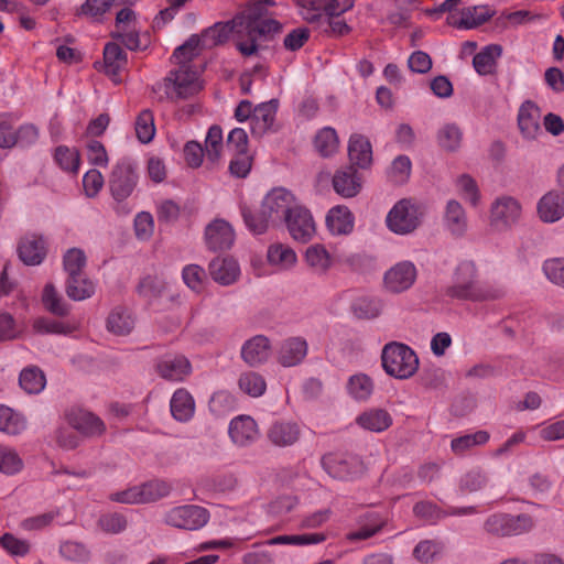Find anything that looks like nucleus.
Returning <instances> with one entry per match:
<instances>
[{"mask_svg": "<svg viewBox=\"0 0 564 564\" xmlns=\"http://www.w3.org/2000/svg\"><path fill=\"white\" fill-rule=\"evenodd\" d=\"M299 205L291 192L284 188H274L262 200L261 219L259 223H253L252 212L246 205H242L240 210L249 230L256 235H261L270 225L285 223Z\"/></svg>", "mask_w": 564, "mask_h": 564, "instance_id": "nucleus-1", "label": "nucleus"}, {"mask_svg": "<svg viewBox=\"0 0 564 564\" xmlns=\"http://www.w3.org/2000/svg\"><path fill=\"white\" fill-rule=\"evenodd\" d=\"M505 293L501 286L494 288L480 283L477 279L476 265L471 261L458 264L453 284L447 290V294L452 297L470 301L496 300L502 297Z\"/></svg>", "mask_w": 564, "mask_h": 564, "instance_id": "nucleus-2", "label": "nucleus"}, {"mask_svg": "<svg viewBox=\"0 0 564 564\" xmlns=\"http://www.w3.org/2000/svg\"><path fill=\"white\" fill-rule=\"evenodd\" d=\"M426 208L413 198L398 200L386 216L388 229L399 236L414 232L422 224Z\"/></svg>", "mask_w": 564, "mask_h": 564, "instance_id": "nucleus-3", "label": "nucleus"}, {"mask_svg": "<svg viewBox=\"0 0 564 564\" xmlns=\"http://www.w3.org/2000/svg\"><path fill=\"white\" fill-rule=\"evenodd\" d=\"M381 360L384 371L397 379H408L419 368L415 351L401 343L387 344L382 349Z\"/></svg>", "mask_w": 564, "mask_h": 564, "instance_id": "nucleus-4", "label": "nucleus"}, {"mask_svg": "<svg viewBox=\"0 0 564 564\" xmlns=\"http://www.w3.org/2000/svg\"><path fill=\"white\" fill-rule=\"evenodd\" d=\"M86 264L87 256L80 248H70L63 256V268L67 274L65 291L67 296L74 301H84L91 297L96 292L95 282L84 281V286L87 289L83 292H78L75 288V283H77L75 278L78 275H86L84 272Z\"/></svg>", "mask_w": 564, "mask_h": 564, "instance_id": "nucleus-5", "label": "nucleus"}, {"mask_svg": "<svg viewBox=\"0 0 564 564\" xmlns=\"http://www.w3.org/2000/svg\"><path fill=\"white\" fill-rule=\"evenodd\" d=\"M523 214L521 202L509 194L496 196L489 207V226L494 231L506 232L517 226Z\"/></svg>", "mask_w": 564, "mask_h": 564, "instance_id": "nucleus-6", "label": "nucleus"}, {"mask_svg": "<svg viewBox=\"0 0 564 564\" xmlns=\"http://www.w3.org/2000/svg\"><path fill=\"white\" fill-rule=\"evenodd\" d=\"M209 511L198 505H180L169 508L162 516V523L184 531H197L209 521Z\"/></svg>", "mask_w": 564, "mask_h": 564, "instance_id": "nucleus-7", "label": "nucleus"}, {"mask_svg": "<svg viewBox=\"0 0 564 564\" xmlns=\"http://www.w3.org/2000/svg\"><path fill=\"white\" fill-rule=\"evenodd\" d=\"M139 181L137 165L127 158L119 160L111 172L109 187L117 202H123L133 193Z\"/></svg>", "mask_w": 564, "mask_h": 564, "instance_id": "nucleus-8", "label": "nucleus"}, {"mask_svg": "<svg viewBox=\"0 0 564 564\" xmlns=\"http://www.w3.org/2000/svg\"><path fill=\"white\" fill-rule=\"evenodd\" d=\"M534 528L531 516L521 513L511 516L498 513L490 516L485 522V530L498 536H512L530 532Z\"/></svg>", "mask_w": 564, "mask_h": 564, "instance_id": "nucleus-9", "label": "nucleus"}, {"mask_svg": "<svg viewBox=\"0 0 564 564\" xmlns=\"http://www.w3.org/2000/svg\"><path fill=\"white\" fill-rule=\"evenodd\" d=\"M39 135V128L33 123H23L15 129L9 119H0L1 149L29 148L36 143Z\"/></svg>", "mask_w": 564, "mask_h": 564, "instance_id": "nucleus-10", "label": "nucleus"}, {"mask_svg": "<svg viewBox=\"0 0 564 564\" xmlns=\"http://www.w3.org/2000/svg\"><path fill=\"white\" fill-rule=\"evenodd\" d=\"M122 8L116 17V30L113 31V37L121 41L127 48L134 51L140 48V21L138 14L128 6Z\"/></svg>", "mask_w": 564, "mask_h": 564, "instance_id": "nucleus-11", "label": "nucleus"}, {"mask_svg": "<svg viewBox=\"0 0 564 564\" xmlns=\"http://www.w3.org/2000/svg\"><path fill=\"white\" fill-rule=\"evenodd\" d=\"M417 270L411 261H400L392 265L383 275V288L392 294H400L413 286Z\"/></svg>", "mask_w": 564, "mask_h": 564, "instance_id": "nucleus-12", "label": "nucleus"}, {"mask_svg": "<svg viewBox=\"0 0 564 564\" xmlns=\"http://www.w3.org/2000/svg\"><path fill=\"white\" fill-rule=\"evenodd\" d=\"M280 31L281 24L276 20L265 17L257 22V25H252V29H248L238 35L237 48L242 55L251 56L258 51L257 42L259 39L279 33Z\"/></svg>", "mask_w": 564, "mask_h": 564, "instance_id": "nucleus-13", "label": "nucleus"}, {"mask_svg": "<svg viewBox=\"0 0 564 564\" xmlns=\"http://www.w3.org/2000/svg\"><path fill=\"white\" fill-rule=\"evenodd\" d=\"M308 354L307 340L301 336L283 339L276 348L275 359L284 368L301 365Z\"/></svg>", "mask_w": 564, "mask_h": 564, "instance_id": "nucleus-14", "label": "nucleus"}, {"mask_svg": "<svg viewBox=\"0 0 564 564\" xmlns=\"http://www.w3.org/2000/svg\"><path fill=\"white\" fill-rule=\"evenodd\" d=\"M325 471L335 479L347 480L361 471V463L357 457L327 454L322 458Z\"/></svg>", "mask_w": 564, "mask_h": 564, "instance_id": "nucleus-15", "label": "nucleus"}, {"mask_svg": "<svg viewBox=\"0 0 564 564\" xmlns=\"http://www.w3.org/2000/svg\"><path fill=\"white\" fill-rule=\"evenodd\" d=\"M536 216L543 224H555L564 218V193L551 189L536 202Z\"/></svg>", "mask_w": 564, "mask_h": 564, "instance_id": "nucleus-16", "label": "nucleus"}, {"mask_svg": "<svg viewBox=\"0 0 564 564\" xmlns=\"http://www.w3.org/2000/svg\"><path fill=\"white\" fill-rule=\"evenodd\" d=\"M272 355V345L264 335H256L247 339L240 349L241 359L250 367H259L269 361Z\"/></svg>", "mask_w": 564, "mask_h": 564, "instance_id": "nucleus-17", "label": "nucleus"}, {"mask_svg": "<svg viewBox=\"0 0 564 564\" xmlns=\"http://www.w3.org/2000/svg\"><path fill=\"white\" fill-rule=\"evenodd\" d=\"M291 237L300 242H307L315 235V223L308 209L299 205L285 220Z\"/></svg>", "mask_w": 564, "mask_h": 564, "instance_id": "nucleus-18", "label": "nucleus"}, {"mask_svg": "<svg viewBox=\"0 0 564 564\" xmlns=\"http://www.w3.org/2000/svg\"><path fill=\"white\" fill-rule=\"evenodd\" d=\"M235 230L224 219H215L205 229V241L208 249L221 251L230 249L235 242Z\"/></svg>", "mask_w": 564, "mask_h": 564, "instance_id": "nucleus-19", "label": "nucleus"}, {"mask_svg": "<svg viewBox=\"0 0 564 564\" xmlns=\"http://www.w3.org/2000/svg\"><path fill=\"white\" fill-rule=\"evenodd\" d=\"M332 183L334 191L344 198L357 196L362 188V178L352 165L337 170Z\"/></svg>", "mask_w": 564, "mask_h": 564, "instance_id": "nucleus-20", "label": "nucleus"}, {"mask_svg": "<svg viewBox=\"0 0 564 564\" xmlns=\"http://www.w3.org/2000/svg\"><path fill=\"white\" fill-rule=\"evenodd\" d=\"M156 369L163 379L180 382L191 375L192 365L182 355H167L158 362Z\"/></svg>", "mask_w": 564, "mask_h": 564, "instance_id": "nucleus-21", "label": "nucleus"}, {"mask_svg": "<svg viewBox=\"0 0 564 564\" xmlns=\"http://www.w3.org/2000/svg\"><path fill=\"white\" fill-rule=\"evenodd\" d=\"M171 80L175 94L180 98H188L202 89L198 73L193 70L189 65H181L171 74Z\"/></svg>", "mask_w": 564, "mask_h": 564, "instance_id": "nucleus-22", "label": "nucleus"}, {"mask_svg": "<svg viewBox=\"0 0 564 564\" xmlns=\"http://www.w3.org/2000/svg\"><path fill=\"white\" fill-rule=\"evenodd\" d=\"M212 279L220 285H231L241 274L238 261L231 257L215 258L208 267Z\"/></svg>", "mask_w": 564, "mask_h": 564, "instance_id": "nucleus-23", "label": "nucleus"}, {"mask_svg": "<svg viewBox=\"0 0 564 564\" xmlns=\"http://www.w3.org/2000/svg\"><path fill=\"white\" fill-rule=\"evenodd\" d=\"M229 436L236 445L241 447L248 446L259 436L258 425L248 415L237 416L229 424Z\"/></svg>", "mask_w": 564, "mask_h": 564, "instance_id": "nucleus-24", "label": "nucleus"}, {"mask_svg": "<svg viewBox=\"0 0 564 564\" xmlns=\"http://www.w3.org/2000/svg\"><path fill=\"white\" fill-rule=\"evenodd\" d=\"M326 228L333 236H346L354 229L355 217L344 205L332 207L326 215Z\"/></svg>", "mask_w": 564, "mask_h": 564, "instance_id": "nucleus-25", "label": "nucleus"}, {"mask_svg": "<svg viewBox=\"0 0 564 564\" xmlns=\"http://www.w3.org/2000/svg\"><path fill=\"white\" fill-rule=\"evenodd\" d=\"M541 111L533 101H525L518 112V126L523 138L533 140L541 133Z\"/></svg>", "mask_w": 564, "mask_h": 564, "instance_id": "nucleus-26", "label": "nucleus"}, {"mask_svg": "<svg viewBox=\"0 0 564 564\" xmlns=\"http://www.w3.org/2000/svg\"><path fill=\"white\" fill-rule=\"evenodd\" d=\"M444 226L453 236L456 237H463L467 232V214L458 200H447L444 208Z\"/></svg>", "mask_w": 564, "mask_h": 564, "instance_id": "nucleus-27", "label": "nucleus"}, {"mask_svg": "<svg viewBox=\"0 0 564 564\" xmlns=\"http://www.w3.org/2000/svg\"><path fill=\"white\" fill-rule=\"evenodd\" d=\"M348 156L354 165L368 169L372 163V147L369 139L360 133H354L348 142Z\"/></svg>", "mask_w": 564, "mask_h": 564, "instance_id": "nucleus-28", "label": "nucleus"}, {"mask_svg": "<svg viewBox=\"0 0 564 564\" xmlns=\"http://www.w3.org/2000/svg\"><path fill=\"white\" fill-rule=\"evenodd\" d=\"M276 110L278 101L274 99L262 102L253 108L251 116L252 134L261 137L269 131L274 123Z\"/></svg>", "mask_w": 564, "mask_h": 564, "instance_id": "nucleus-29", "label": "nucleus"}, {"mask_svg": "<svg viewBox=\"0 0 564 564\" xmlns=\"http://www.w3.org/2000/svg\"><path fill=\"white\" fill-rule=\"evenodd\" d=\"M300 426L294 422L279 421L273 423L267 433L271 444L278 447L291 446L300 438Z\"/></svg>", "mask_w": 564, "mask_h": 564, "instance_id": "nucleus-30", "label": "nucleus"}, {"mask_svg": "<svg viewBox=\"0 0 564 564\" xmlns=\"http://www.w3.org/2000/svg\"><path fill=\"white\" fill-rule=\"evenodd\" d=\"M304 262L316 275H325L332 269L334 259L322 243H314L306 248Z\"/></svg>", "mask_w": 564, "mask_h": 564, "instance_id": "nucleus-31", "label": "nucleus"}, {"mask_svg": "<svg viewBox=\"0 0 564 564\" xmlns=\"http://www.w3.org/2000/svg\"><path fill=\"white\" fill-rule=\"evenodd\" d=\"M492 15V10L487 6H473L463 9L459 18L451 17L449 23L457 29H474L486 22Z\"/></svg>", "mask_w": 564, "mask_h": 564, "instance_id": "nucleus-32", "label": "nucleus"}, {"mask_svg": "<svg viewBox=\"0 0 564 564\" xmlns=\"http://www.w3.org/2000/svg\"><path fill=\"white\" fill-rule=\"evenodd\" d=\"M170 410L176 421L188 422L195 414V400L186 389L180 388L170 400Z\"/></svg>", "mask_w": 564, "mask_h": 564, "instance_id": "nucleus-33", "label": "nucleus"}, {"mask_svg": "<svg viewBox=\"0 0 564 564\" xmlns=\"http://www.w3.org/2000/svg\"><path fill=\"white\" fill-rule=\"evenodd\" d=\"M69 424L88 436L100 435L105 431L104 422L95 414L85 410H75L68 414Z\"/></svg>", "mask_w": 564, "mask_h": 564, "instance_id": "nucleus-34", "label": "nucleus"}, {"mask_svg": "<svg viewBox=\"0 0 564 564\" xmlns=\"http://www.w3.org/2000/svg\"><path fill=\"white\" fill-rule=\"evenodd\" d=\"M104 64L106 74L119 84L120 72L127 65V55L117 43H108L104 48Z\"/></svg>", "mask_w": 564, "mask_h": 564, "instance_id": "nucleus-35", "label": "nucleus"}, {"mask_svg": "<svg viewBox=\"0 0 564 564\" xmlns=\"http://www.w3.org/2000/svg\"><path fill=\"white\" fill-rule=\"evenodd\" d=\"M18 252L25 264H40L45 257V242L42 237L26 236L20 241Z\"/></svg>", "mask_w": 564, "mask_h": 564, "instance_id": "nucleus-36", "label": "nucleus"}, {"mask_svg": "<svg viewBox=\"0 0 564 564\" xmlns=\"http://www.w3.org/2000/svg\"><path fill=\"white\" fill-rule=\"evenodd\" d=\"M267 260L276 271H288L296 264L297 256L290 246L273 243L268 248Z\"/></svg>", "mask_w": 564, "mask_h": 564, "instance_id": "nucleus-37", "label": "nucleus"}, {"mask_svg": "<svg viewBox=\"0 0 564 564\" xmlns=\"http://www.w3.org/2000/svg\"><path fill=\"white\" fill-rule=\"evenodd\" d=\"M238 25L235 20L228 22H217L213 26L206 29L200 35L202 46L210 48L226 42L232 32L237 33Z\"/></svg>", "mask_w": 564, "mask_h": 564, "instance_id": "nucleus-38", "label": "nucleus"}, {"mask_svg": "<svg viewBox=\"0 0 564 564\" xmlns=\"http://www.w3.org/2000/svg\"><path fill=\"white\" fill-rule=\"evenodd\" d=\"M137 0H86L78 9L77 15L100 21L112 7L133 4Z\"/></svg>", "mask_w": 564, "mask_h": 564, "instance_id": "nucleus-39", "label": "nucleus"}, {"mask_svg": "<svg viewBox=\"0 0 564 564\" xmlns=\"http://www.w3.org/2000/svg\"><path fill=\"white\" fill-rule=\"evenodd\" d=\"M464 133L456 123H444L436 132L437 145L447 153L457 152L463 143Z\"/></svg>", "mask_w": 564, "mask_h": 564, "instance_id": "nucleus-40", "label": "nucleus"}, {"mask_svg": "<svg viewBox=\"0 0 564 564\" xmlns=\"http://www.w3.org/2000/svg\"><path fill=\"white\" fill-rule=\"evenodd\" d=\"M356 422L362 429L380 433L392 424L391 415L382 409H370L357 416Z\"/></svg>", "mask_w": 564, "mask_h": 564, "instance_id": "nucleus-41", "label": "nucleus"}, {"mask_svg": "<svg viewBox=\"0 0 564 564\" xmlns=\"http://www.w3.org/2000/svg\"><path fill=\"white\" fill-rule=\"evenodd\" d=\"M26 425L28 422L23 414L8 405L0 404V432L15 436L24 432Z\"/></svg>", "mask_w": 564, "mask_h": 564, "instance_id": "nucleus-42", "label": "nucleus"}, {"mask_svg": "<svg viewBox=\"0 0 564 564\" xmlns=\"http://www.w3.org/2000/svg\"><path fill=\"white\" fill-rule=\"evenodd\" d=\"M138 486L140 505L152 503L166 498L172 492V486L164 480L153 479Z\"/></svg>", "mask_w": 564, "mask_h": 564, "instance_id": "nucleus-43", "label": "nucleus"}, {"mask_svg": "<svg viewBox=\"0 0 564 564\" xmlns=\"http://www.w3.org/2000/svg\"><path fill=\"white\" fill-rule=\"evenodd\" d=\"M413 511L415 516L427 520V521H435L437 519H441L445 516H465V514H471L475 512L474 507H466V508H451L446 512H442L436 505L427 501L419 502L414 506Z\"/></svg>", "mask_w": 564, "mask_h": 564, "instance_id": "nucleus-44", "label": "nucleus"}, {"mask_svg": "<svg viewBox=\"0 0 564 564\" xmlns=\"http://www.w3.org/2000/svg\"><path fill=\"white\" fill-rule=\"evenodd\" d=\"M350 308L356 317L372 319L381 314L383 303L379 297L360 295L352 301Z\"/></svg>", "mask_w": 564, "mask_h": 564, "instance_id": "nucleus-45", "label": "nucleus"}, {"mask_svg": "<svg viewBox=\"0 0 564 564\" xmlns=\"http://www.w3.org/2000/svg\"><path fill=\"white\" fill-rule=\"evenodd\" d=\"M502 53L501 46L488 45L477 53L473 58L475 70L479 75H489L495 72L497 59Z\"/></svg>", "mask_w": 564, "mask_h": 564, "instance_id": "nucleus-46", "label": "nucleus"}, {"mask_svg": "<svg viewBox=\"0 0 564 564\" xmlns=\"http://www.w3.org/2000/svg\"><path fill=\"white\" fill-rule=\"evenodd\" d=\"M267 17V8L263 7L262 1H254L250 3L240 14L234 20L238 25L237 35L242 34L243 31L252 29L257 22Z\"/></svg>", "mask_w": 564, "mask_h": 564, "instance_id": "nucleus-47", "label": "nucleus"}, {"mask_svg": "<svg viewBox=\"0 0 564 564\" xmlns=\"http://www.w3.org/2000/svg\"><path fill=\"white\" fill-rule=\"evenodd\" d=\"M19 383L26 393L37 394L44 390L46 378L40 368L31 366L21 371Z\"/></svg>", "mask_w": 564, "mask_h": 564, "instance_id": "nucleus-48", "label": "nucleus"}, {"mask_svg": "<svg viewBox=\"0 0 564 564\" xmlns=\"http://www.w3.org/2000/svg\"><path fill=\"white\" fill-rule=\"evenodd\" d=\"M134 327V318L123 308L113 310L107 319V328L115 335H128Z\"/></svg>", "mask_w": 564, "mask_h": 564, "instance_id": "nucleus-49", "label": "nucleus"}, {"mask_svg": "<svg viewBox=\"0 0 564 564\" xmlns=\"http://www.w3.org/2000/svg\"><path fill=\"white\" fill-rule=\"evenodd\" d=\"M455 187L458 195L473 207L479 205L481 200L480 189L474 177L468 174H462L455 181Z\"/></svg>", "mask_w": 564, "mask_h": 564, "instance_id": "nucleus-50", "label": "nucleus"}, {"mask_svg": "<svg viewBox=\"0 0 564 564\" xmlns=\"http://www.w3.org/2000/svg\"><path fill=\"white\" fill-rule=\"evenodd\" d=\"M314 145L316 151L325 158L335 154L339 147L337 132L334 128L324 127L315 137Z\"/></svg>", "mask_w": 564, "mask_h": 564, "instance_id": "nucleus-51", "label": "nucleus"}, {"mask_svg": "<svg viewBox=\"0 0 564 564\" xmlns=\"http://www.w3.org/2000/svg\"><path fill=\"white\" fill-rule=\"evenodd\" d=\"M239 389L251 398H259L267 390L264 378L254 371L242 372L238 379Z\"/></svg>", "mask_w": 564, "mask_h": 564, "instance_id": "nucleus-52", "label": "nucleus"}, {"mask_svg": "<svg viewBox=\"0 0 564 564\" xmlns=\"http://www.w3.org/2000/svg\"><path fill=\"white\" fill-rule=\"evenodd\" d=\"M349 395L357 401H366L373 392V382L365 373H357L349 378L347 382Z\"/></svg>", "mask_w": 564, "mask_h": 564, "instance_id": "nucleus-53", "label": "nucleus"}, {"mask_svg": "<svg viewBox=\"0 0 564 564\" xmlns=\"http://www.w3.org/2000/svg\"><path fill=\"white\" fill-rule=\"evenodd\" d=\"M23 459L8 445L0 444V473L7 476L19 474L23 469Z\"/></svg>", "mask_w": 564, "mask_h": 564, "instance_id": "nucleus-54", "label": "nucleus"}, {"mask_svg": "<svg viewBox=\"0 0 564 564\" xmlns=\"http://www.w3.org/2000/svg\"><path fill=\"white\" fill-rule=\"evenodd\" d=\"M42 303L44 307L54 315L65 316L68 313L67 303L51 283H47L43 289Z\"/></svg>", "mask_w": 564, "mask_h": 564, "instance_id": "nucleus-55", "label": "nucleus"}, {"mask_svg": "<svg viewBox=\"0 0 564 564\" xmlns=\"http://www.w3.org/2000/svg\"><path fill=\"white\" fill-rule=\"evenodd\" d=\"M54 160L65 172L75 174L79 170L80 158L78 151L74 148L66 145L57 147L54 152Z\"/></svg>", "mask_w": 564, "mask_h": 564, "instance_id": "nucleus-56", "label": "nucleus"}, {"mask_svg": "<svg viewBox=\"0 0 564 564\" xmlns=\"http://www.w3.org/2000/svg\"><path fill=\"white\" fill-rule=\"evenodd\" d=\"M323 533H305L296 535H279L268 540V545L290 544V545H310L318 544L325 541Z\"/></svg>", "mask_w": 564, "mask_h": 564, "instance_id": "nucleus-57", "label": "nucleus"}, {"mask_svg": "<svg viewBox=\"0 0 564 564\" xmlns=\"http://www.w3.org/2000/svg\"><path fill=\"white\" fill-rule=\"evenodd\" d=\"M488 440L489 434L486 431H478L454 438L451 443V448L455 454L460 455L475 446L486 444Z\"/></svg>", "mask_w": 564, "mask_h": 564, "instance_id": "nucleus-58", "label": "nucleus"}, {"mask_svg": "<svg viewBox=\"0 0 564 564\" xmlns=\"http://www.w3.org/2000/svg\"><path fill=\"white\" fill-rule=\"evenodd\" d=\"M135 134L140 142L149 143L155 135L154 117L151 110H142L135 120Z\"/></svg>", "mask_w": 564, "mask_h": 564, "instance_id": "nucleus-59", "label": "nucleus"}, {"mask_svg": "<svg viewBox=\"0 0 564 564\" xmlns=\"http://www.w3.org/2000/svg\"><path fill=\"white\" fill-rule=\"evenodd\" d=\"M203 48L200 37L198 35H192L184 44L174 51L173 57L177 61L180 66L188 65V62L197 56Z\"/></svg>", "mask_w": 564, "mask_h": 564, "instance_id": "nucleus-60", "label": "nucleus"}, {"mask_svg": "<svg viewBox=\"0 0 564 564\" xmlns=\"http://www.w3.org/2000/svg\"><path fill=\"white\" fill-rule=\"evenodd\" d=\"M542 271L552 284L564 289V257L545 260L542 264Z\"/></svg>", "mask_w": 564, "mask_h": 564, "instance_id": "nucleus-61", "label": "nucleus"}, {"mask_svg": "<svg viewBox=\"0 0 564 564\" xmlns=\"http://www.w3.org/2000/svg\"><path fill=\"white\" fill-rule=\"evenodd\" d=\"M127 519L123 514L111 512L99 517L98 528L107 534H119L127 529Z\"/></svg>", "mask_w": 564, "mask_h": 564, "instance_id": "nucleus-62", "label": "nucleus"}, {"mask_svg": "<svg viewBox=\"0 0 564 564\" xmlns=\"http://www.w3.org/2000/svg\"><path fill=\"white\" fill-rule=\"evenodd\" d=\"M59 554L73 562L86 563L90 558V551L86 545L75 541H66L59 545Z\"/></svg>", "mask_w": 564, "mask_h": 564, "instance_id": "nucleus-63", "label": "nucleus"}, {"mask_svg": "<svg viewBox=\"0 0 564 564\" xmlns=\"http://www.w3.org/2000/svg\"><path fill=\"white\" fill-rule=\"evenodd\" d=\"M223 149V131L218 126L209 128L205 140L206 156L212 162H217Z\"/></svg>", "mask_w": 564, "mask_h": 564, "instance_id": "nucleus-64", "label": "nucleus"}]
</instances>
